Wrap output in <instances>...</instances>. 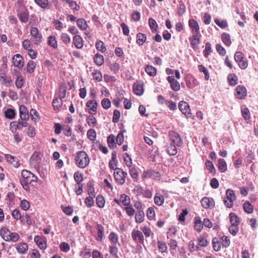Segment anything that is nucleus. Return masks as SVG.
Returning <instances> with one entry per match:
<instances>
[{
  "instance_id": "obj_1",
  "label": "nucleus",
  "mask_w": 258,
  "mask_h": 258,
  "mask_svg": "<svg viewBox=\"0 0 258 258\" xmlns=\"http://www.w3.org/2000/svg\"><path fill=\"white\" fill-rule=\"evenodd\" d=\"M90 163V159L87 154L84 151H79L76 157V164L81 168L86 167Z\"/></svg>"
},
{
  "instance_id": "obj_2",
  "label": "nucleus",
  "mask_w": 258,
  "mask_h": 258,
  "mask_svg": "<svg viewBox=\"0 0 258 258\" xmlns=\"http://www.w3.org/2000/svg\"><path fill=\"white\" fill-rule=\"evenodd\" d=\"M0 235L2 238L6 241L16 242L19 239L20 236L17 233L12 232L6 228H2L0 231Z\"/></svg>"
},
{
  "instance_id": "obj_3",
  "label": "nucleus",
  "mask_w": 258,
  "mask_h": 258,
  "mask_svg": "<svg viewBox=\"0 0 258 258\" xmlns=\"http://www.w3.org/2000/svg\"><path fill=\"white\" fill-rule=\"evenodd\" d=\"M21 175L22 178L21 179V181L22 182L33 183L36 182L37 180V177L27 170L23 169L22 171Z\"/></svg>"
},
{
  "instance_id": "obj_4",
  "label": "nucleus",
  "mask_w": 258,
  "mask_h": 258,
  "mask_svg": "<svg viewBox=\"0 0 258 258\" xmlns=\"http://www.w3.org/2000/svg\"><path fill=\"white\" fill-rule=\"evenodd\" d=\"M234 60L241 69L244 70L248 66V62L244 58V55L241 52L237 51L235 53Z\"/></svg>"
},
{
  "instance_id": "obj_5",
  "label": "nucleus",
  "mask_w": 258,
  "mask_h": 258,
  "mask_svg": "<svg viewBox=\"0 0 258 258\" xmlns=\"http://www.w3.org/2000/svg\"><path fill=\"white\" fill-rule=\"evenodd\" d=\"M226 197L224 200V205L227 208H231L233 205V202L236 200V197L234 191L228 189L226 191Z\"/></svg>"
},
{
  "instance_id": "obj_6",
  "label": "nucleus",
  "mask_w": 258,
  "mask_h": 258,
  "mask_svg": "<svg viewBox=\"0 0 258 258\" xmlns=\"http://www.w3.org/2000/svg\"><path fill=\"white\" fill-rule=\"evenodd\" d=\"M127 175V173L124 172L120 168H116L115 169L114 176L116 181L120 184H123L125 182V178Z\"/></svg>"
},
{
  "instance_id": "obj_7",
  "label": "nucleus",
  "mask_w": 258,
  "mask_h": 258,
  "mask_svg": "<svg viewBox=\"0 0 258 258\" xmlns=\"http://www.w3.org/2000/svg\"><path fill=\"white\" fill-rule=\"evenodd\" d=\"M170 140L171 142L176 145L177 146H181L182 144V142L179 135L174 132L170 131L169 133Z\"/></svg>"
},
{
  "instance_id": "obj_8",
  "label": "nucleus",
  "mask_w": 258,
  "mask_h": 258,
  "mask_svg": "<svg viewBox=\"0 0 258 258\" xmlns=\"http://www.w3.org/2000/svg\"><path fill=\"white\" fill-rule=\"evenodd\" d=\"M40 161V155L38 152H34L30 159V165L35 169L39 167Z\"/></svg>"
},
{
  "instance_id": "obj_9",
  "label": "nucleus",
  "mask_w": 258,
  "mask_h": 258,
  "mask_svg": "<svg viewBox=\"0 0 258 258\" xmlns=\"http://www.w3.org/2000/svg\"><path fill=\"white\" fill-rule=\"evenodd\" d=\"M34 240L40 249L44 250L47 248L45 237L43 236L36 235L34 237Z\"/></svg>"
},
{
  "instance_id": "obj_10",
  "label": "nucleus",
  "mask_w": 258,
  "mask_h": 258,
  "mask_svg": "<svg viewBox=\"0 0 258 258\" xmlns=\"http://www.w3.org/2000/svg\"><path fill=\"white\" fill-rule=\"evenodd\" d=\"M202 206L206 209H212L215 206V202L213 198L210 197H204L201 201Z\"/></svg>"
},
{
  "instance_id": "obj_11",
  "label": "nucleus",
  "mask_w": 258,
  "mask_h": 258,
  "mask_svg": "<svg viewBox=\"0 0 258 258\" xmlns=\"http://www.w3.org/2000/svg\"><path fill=\"white\" fill-rule=\"evenodd\" d=\"M32 37L34 39V43L35 44H39L42 39L41 34H39L38 29L36 27H33L30 32Z\"/></svg>"
},
{
  "instance_id": "obj_12",
  "label": "nucleus",
  "mask_w": 258,
  "mask_h": 258,
  "mask_svg": "<svg viewBox=\"0 0 258 258\" xmlns=\"http://www.w3.org/2000/svg\"><path fill=\"white\" fill-rule=\"evenodd\" d=\"M167 80L170 84V87L173 90L178 91L180 90V86L179 83L175 80L173 76H168Z\"/></svg>"
},
{
  "instance_id": "obj_13",
  "label": "nucleus",
  "mask_w": 258,
  "mask_h": 258,
  "mask_svg": "<svg viewBox=\"0 0 258 258\" xmlns=\"http://www.w3.org/2000/svg\"><path fill=\"white\" fill-rule=\"evenodd\" d=\"M13 64L19 69H22L24 66L23 57L19 54H17L13 57Z\"/></svg>"
},
{
  "instance_id": "obj_14",
  "label": "nucleus",
  "mask_w": 258,
  "mask_h": 258,
  "mask_svg": "<svg viewBox=\"0 0 258 258\" xmlns=\"http://www.w3.org/2000/svg\"><path fill=\"white\" fill-rule=\"evenodd\" d=\"M97 102L96 100H89L86 106L89 109V113L91 114H95L97 113Z\"/></svg>"
},
{
  "instance_id": "obj_15",
  "label": "nucleus",
  "mask_w": 258,
  "mask_h": 258,
  "mask_svg": "<svg viewBox=\"0 0 258 258\" xmlns=\"http://www.w3.org/2000/svg\"><path fill=\"white\" fill-rule=\"evenodd\" d=\"M178 107L180 110L185 115H190V110L188 103L182 101L179 103Z\"/></svg>"
},
{
  "instance_id": "obj_16",
  "label": "nucleus",
  "mask_w": 258,
  "mask_h": 258,
  "mask_svg": "<svg viewBox=\"0 0 258 258\" xmlns=\"http://www.w3.org/2000/svg\"><path fill=\"white\" fill-rule=\"evenodd\" d=\"M236 93L235 95L237 98L241 99L244 98L247 93L246 88L243 86H238L236 87L235 89Z\"/></svg>"
},
{
  "instance_id": "obj_17",
  "label": "nucleus",
  "mask_w": 258,
  "mask_h": 258,
  "mask_svg": "<svg viewBox=\"0 0 258 258\" xmlns=\"http://www.w3.org/2000/svg\"><path fill=\"white\" fill-rule=\"evenodd\" d=\"M133 89L136 95H142L144 93L143 83L141 82H136L133 85Z\"/></svg>"
},
{
  "instance_id": "obj_18",
  "label": "nucleus",
  "mask_w": 258,
  "mask_h": 258,
  "mask_svg": "<svg viewBox=\"0 0 258 258\" xmlns=\"http://www.w3.org/2000/svg\"><path fill=\"white\" fill-rule=\"evenodd\" d=\"M16 249L19 254H25L28 251V245L27 243L22 242L16 245Z\"/></svg>"
},
{
  "instance_id": "obj_19",
  "label": "nucleus",
  "mask_w": 258,
  "mask_h": 258,
  "mask_svg": "<svg viewBox=\"0 0 258 258\" xmlns=\"http://www.w3.org/2000/svg\"><path fill=\"white\" fill-rule=\"evenodd\" d=\"M5 157L7 161L14 167L18 168L19 166V160L16 157L9 154H6Z\"/></svg>"
},
{
  "instance_id": "obj_20",
  "label": "nucleus",
  "mask_w": 258,
  "mask_h": 258,
  "mask_svg": "<svg viewBox=\"0 0 258 258\" xmlns=\"http://www.w3.org/2000/svg\"><path fill=\"white\" fill-rule=\"evenodd\" d=\"M200 34H192V36L189 38V39L192 48H195V47L200 43Z\"/></svg>"
},
{
  "instance_id": "obj_21",
  "label": "nucleus",
  "mask_w": 258,
  "mask_h": 258,
  "mask_svg": "<svg viewBox=\"0 0 258 258\" xmlns=\"http://www.w3.org/2000/svg\"><path fill=\"white\" fill-rule=\"evenodd\" d=\"M188 24L193 34H200L199 26L197 21L194 19H191L189 20Z\"/></svg>"
},
{
  "instance_id": "obj_22",
  "label": "nucleus",
  "mask_w": 258,
  "mask_h": 258,
  "mask_svg": "<svg viewBox=\"0 0 258 258\" xmlns=\"http://www.w3.org/2000/svg\"><path fill=\"white\" fill-rule=\"evenodd\" d=\"M20 116L23 120H26L29 118V114L26 107L24 105H21L19 107Z\"/></svg>"
},
{
  "instance_id": "obj_23",
  "label": "nucleus",
  "mask_w": 258,
  "mask_h": 258,
  "mask_svg": "<svg viewBox=\"0 0 258 258\" xmlns=\"http://www.w3.org/2000/svg\"><path fill=\"white\" fill-rule=\"evenodd\" d=\"M132 236L134 240H138L140 242H144V236L142 232L139 230H134L132 233Z\"/></svg>"
},
{
  "instance_id": "obj_24",
  "label": "nucleus",
  "mask_w": 258,
  "mask_h": 258,
  "mask_svg": "<svg viewBox=\"0 0 258 258\" xmlns=\"http://www.w3.org/2000/svg\"><path fill=\"white\" fill-rule=\"evenodd\" d=\"M96 229L97 230V236L96 239L98 241H101L104 236V228L100 224H97Z\"/></svg>"
},
{
  "instance_id": "obj_25",
  "label": "nucleus",
  "mask_w": 258,
  "mask_h": 258,
  "mask_svg": "<svg viewBox=\"0 0 258 258\" xmlns=\"http://www.w3.org/2000/svg\"><path fill=\"white\" fill-rule=\"evenodd\" d=\"M73 43L77 48L80 49L83 46V40L80 35H76L74 37Z\"/></svg>"
},
{
  "instance_id": "obj_26",
  "label": "nucleus",
  "mask_w": 258,
  "mask_h": 258,
  "mask_svg": "<svg viewBox=\"0 0 258 258\" xmlns=\"http://www.w3.org/2000/svg\"><path fill=\"white\" fill-rule=\"evenodd\" d=\"M146 39L147 37L145 34L142 33H139L137 35L136 42L139 46H142L146 42Z\"/></svg>"
},
{
  "instance_id": "obj_27",
  "label": "nucleus",
  "mask_w": 258,
  "mask_h": 258,
  "mask_svg": "<svg viewBox=\"0 0 258 258\" xmlns=\"http://www.w3.org/2000/svg\"><path fill=\"white\" fill-rule=\"evenodd\" d=\"M92 76L93 79L96 82H100L102 80V75L100 71L93 69L92 72Z\"/></svg>"
},
{
  "instance_id": "obj_28",
  "label": "nucleus",
  "mask_w": 258,
  "mask_h": 258,
  "mask_svg": "<svg viewBox=\"0 0 258 258\" xmlns=\"http://www.w3.org/2000/svg\"><path fill=\"white\" fill-rule=\"evenodd\" d=\"M145 70L147 74L150 76H155L157 74L156 69L152 66H147Z\"/></svg>"
},
{
  "instance_id": "obj_29",
  "label": "nucleus",
  "mask_w": 258,
  "mask_h": 258,
  "mask_svg": "<svg viewBox=\"0 0 258 258\" xmlns=\"http://www.w3.org/2000/svg\"><path fill=\"white\" fill-rule=\"evenodd\" d=\"M221 39L225 45L229 46L231 45V41L229 34L223 33L221 35Z\"/></svg>"
},
{
  "instance_id": "obj_30",
  "label": "nucleus",
  "mask_w": 258,
  "mask_h": 258,
  "mask_svg": "<svg viewBox=\"0 0 258 258\" xmlns=\"http://www.w3.org/2000/svg\"><path fill=\"white\" fill-rule=\"evenodd\" d=\"M175 145H172L170 144L169 145L167 146V152L170 156L175 155L177 152V149L175 147Z\"/></svg>"
},
{
  "instance_id": "obj_31",
  "label": "nucleus",
  "mask_w": 258,
  "mask_h": 258,
  "mask_svg": "<svg viewBox=\"0 0 258 258\" xmlns=\"http://www.w3.org/2000/svg\"><path fill=\"white\" fill-rule=\"evenodd\" d=\"M185 82L187 87L189 89L192 88L199 84L198 80L196 78H193L191 82L187 78L185 80Z\"/></svg>"
},
{
  "instance_id": "obj_32",
  "label": "nucleus",
  "mask_w": 258,
  "mask_h": 258,
  "mask_svg": "<svg viewBox=\"0 0 258 258\" xmlns=\"http://www.w3.org/2000/svg\"><path fill=\"white\" fill-rule=\"evenodd\" d=\"M243 207L244 211L246 213L250 214V213H251L253 212V206L251 204V203L247 201V202L244 203V204L243 205Z\"/></svg>"
},
{
  "instance_id": "obj_33",
  "label": "nucleus",
  "mask_w": 258,
  "mask_h": 258,
  "mask_svg": "<svg viewBox=\"0 0 258 258\" xmlns=\"http://www.w3.org/2000/svg\"><path fill=\"white\" fill-rule=\"evenodd\" d=\"M218 169L221 172H224L227 170V164L224 159H219Z\"/></svg>"
},
{
  "instance_id": "obj_34",
  "label": "nucleus",
  "mask_w": 258,
  "mask_h": 258,
  "mask_svg": "<svg viewBox=\"0 0 258 258\" xmlns=\"http://www.w3.org/2000/svg\"><path fill=\"white\" fill-rule=\"evenodd\" d=\"M231 225H239L240 221L239 218L234 213H231L229 214Z\"/></svg>"
},
{
  "instance_id": "obj_35",
  "label": "nucleus",
  "mask_w": 258,
  "mask_h": 258,
  "mask_svg": "<svg viewBox=\"0 0 258 258\" xmlns=\"http://www.w3.org/2000/svg\"><path fill=\"white\" fill-rule=\"evenodd\" d=\"M94 61L98 66H101L104 62L103 56L100 54H96L94 57Z\"/></svg>"
},
{
  "instance_id": "obj_36",
  "label": "nucleus",
  "mask_w": 258,
  "mask_h": 258,
  "mask_svg": "<svg viewBox=\"0 0 258 258\" xmlns=\"http://www.w3.org/2000/svg\"><path fill=\"white\" fill-rule=\"evenodd\" d=\"M48 44L49 46L53 47V48H56L57 47V41L56 40V38L54 36H49L48 38Z\"/></svg>"
},
{
  "instance_id": "obj_37",
  "label": "nucleus",
  "mask_w": 258,
  "mask_h": 258,
  "mask_svg": "<svg viewBox=\"0 0 258 258\" xmlns=\"http://www.w3.org/2000/svg\"><path fill=\"white\" fill-rule=\"evenodd\" d=\"M198 69L200 72H203L204 74V78L206 80H208L210 78V75L208 70L203 65H200L198 66Z\"/></svg>"
},
{
  "instance_id": "obj_38",
  "label": "nucleus",
  "mask_w": 258,
  "mask_h": 258,
  "mask_svg": "<svg viewBox=\"0 0 258 258\" xmlns=\"http://www.w3.org/2000/svg\"><path fill=\"white\" fill-rule=\"evenodd\" d=\"M52 104L55 110H58L62 105V101L59 98H56L53 100Z\"/></svg>"
},
{
  "instance_id": "obj_39",
  "label": "nucleus",
  "mask_w": 258,
  "mask_h": 258,
  "mask_svg": "<svg viewBox=\"0 0 258 258\" xmlns=\"http://www.w3.org/2000/svg\"><path fill=\"white\" fill-rule=\"evenodd\" d=\"M228 80H229L230 85L234 86L237 84L238 78L234 74H229L228 76Z\"/></svg>"
},
{
  "instance_id": "obj_40",
  "label": "nucleus",
  "mask_w": 258,
  "mask_h": 258,
  "mask_svg": "<svg viewBox=\"0 0 258 258\" xmlns=\"http://www.w3.org/2000/svg\"><path fill=\"white\" fill-rule=\"evenodd\" d=\"M105 199L102 195H98L96 198V204L97 206L100 208L104 207Z\"/></svg>"
},
{
  "instance_id": "obj_41",
  "label": "nucleus",
  "mask_w": 258,
  "mask_h": 258,
  "mask_svg": "<svg viewBox=\"0 0 258 258\" xmlns=\"http://www.w3.org/2000/svg\"><path fill=\"white\" fill-rule=\"evenodd\" d=\"M114 138H115L114 136L112 134L110 135L107 137V143H108V146L111 148H114L116 146Z\"/></svg>"
},
{
  "instance_id": "obj_42",
  "label": "nucleus",
  "mask_w": 258,
  "mask_h": 258,
  "mask_svg": "<svg viewBox=\"0 0 258 258\" xmlns=\"http://www.w3.org/2000/svg\"><path fill=\"white\" fill-rule=\"evenodd\" d=\"M87 122L90 126L94 127L97 124V120L93 115H89L87 118Z\"/></svg>"
},
{
  "instance_id": "obj_43",
  "label": "nucleus",
  "mask_w": 258,
  "mask_h": 258,
  "mask_svg": "<svg viewBox=\"0 0 258 258\" xmlns=\"http://www.w3.org/2000/svg\"><path fill=\"white\" fill-rule=\"evenodd\" d=\"M136 221L137 223H142L144 219V213L142 210H139L138 212L136 214Z\"/></svg>"
},
{
  "instance_id": "obj_44",
  "label": "nucleus",
  "mask_w": 258,
  "mask_h": 258,
  "mask_svg": "<svg viewBox=\"0 0 258 258\" xmlns=\"http://www.w3.org/2000/svg\"><path fill=\"white\" fill-rule=\"evenodd\" d=\"M17 78L15 82V84L18 88H21L24 84V79L23 77L18 73L17 75Z\"/></svg>"
},
{
  "instance_id": "obj_45",
  "label": "nucleus",
  "mask_w": 258,
  "mask_h": 258,
  "mask_svg": "<svg viewBox=\"0 0 258 258\" xmlns=\"http://www.w3.org/2000/svg\"><path fill=\"white\" fill-rule=\"evenodd\" d=\"M164 202V197L162 195L155 196L154 197V202L158 206H161Z\"/></svg>"
},
{
  "instance_id": "obj_46",
  "label": "nucleus",
  "mask_w": 258,
  "mask_h": 258,
  "mask_svg": "<svg viewBox=\"0 0 258 258\" xmlns=\"http://www.w3.org/2000/svg\"><path fill=\"white\" fill-rule=\"evenodd\" d=\"M78 27L82 30H85L87 28V24L86 21L83 19H79L77 20Z\"/></svg>"
},
{
  "instance_id": "obj_47",
  "label": "nucleus",
  "mask_w": 258,
  "mask_h": 258,
  "mask_svg": "<svg viewBox=\"0 0 258 258\" xmlns=\"http://www.w3.org/2000/svg\"><path fill=\"white\" fill-rule=\"evenodd\" d=\"M20 221L22 223L26 222L28 225H30L32 224V221L30 220V216L27 214L22 215Z\"/></svg>"
},
{
  "instance_id": "obj_48",
  "label": "nucleus",
  "mask_w": 258,
  "mask_h": 258,
  "mask_svg": "<svg viewBox=\"0 0 258 258\" xmlns=\"http://www.w3.org/2000/svg\"><path fill=\"white\" fill-rule=\"evenodd\" d=\"M96 47L98 50L102 52H104L106 50V48L105 46L104 43L100 40L96 42Z\"/></svg>"
},
{
  "instance_id": "obj_49",
  "label": "nucleus",
  "mask_w": 258,
  "mask_h": 258,
  "mask_svg": "<svg viewBox=\"0 0 258 258\" xmlns=\"http://www.w3.org/2000/svg\"><path fill=\"white\" fill-rule=\"evenodd\" d=\"M69 6V7L72 8L73 9L76 10H79L80 6L77 3L73 0H64Z\"/></svg>"
},
{
  "instance_id": "obj_50",
  "label": "nucleus",
  "mask_w": 258,
  "mask_h": 258,
  "mask_svg": "<svg viewBox=\"0 0 258 258\" xmlns=\"http://www.w3.org/2000/svg\"><path fill=\"white\" fill-rule=\"evenodd\" d=\"M108 238L109 240L114 244H116L118 241V236L114 232H111Z\"/></svg>"
},
{
  "instance_id": "obj_51",
  "label": "nucleus",
  "mask_w": 258,
  "mask_h": 258,
  "mask_svg": "<svg viewBox=\"0 0 258 258\" xmlns=\"http://www.w3.org/2000/svg\"><path fill=\"white\" fill-rule=\"evenodd\" d=\"M60 39L62 41L66 44H68L71 42V38L66 33H62L60 35Z\"/></svg>"
},
{
  "instance_id": "obj_52",
  "label": "nucleus",
  "mask_w": 258,
  "mask_h": 258,
  "mask_svg": "<svg viewBox=\"0 0 258 258\" xmlns=\"http://www.w3.org/2000/svg\"><path fill=\"white\" fill-rule=\"evenodd\" d=\"M149 24L150 28H151L153 32H155V31H157V28L158 25L155 20H154L153 18H149Z\"/></svg>"
},
{
  "instance_id": "obj_53",
  "label": "nucleus",
  "mask_w": 258,
  "mask_h": 258,
  "mask_svg": "<svg viewBox=\"0 0 258 258\" xmlns=\"http://www.w3.org/2000/svg\"><path fill=\"white\" fill-rule=\"evenodd\" d=\"M123 159H124V161L126 165L128 167H131L132 165V159L130 157L128 154H127L126 153H124L123 154Z\"/></svg>"
},
{
  "instance_id": "obj_54",
  "label": "nucleus",
  "mask_w": 258,
  "mask_h": 258,
  "mask_svg": "<svg viewBox=\"0 0 258 258\" xmlns=\"http://www.w3.org/2000/svg\"><path fill=\"white\" fill-rule=\"evenodd\" d=\"M238 230V225H231L229 228V232L233 236L237 234Z\"/></svg>"
},
{
  "instance_id": "obj_55",
  "label": "nucleus",
  "mask_w": 258,
  "mask_h": 258,
  "mask_svg": "<svg viewBox=\"0 0 258 258\" xmlns=\"http://www.w3.org/2000/svg\"><path fill=\"white\" fill-rule=\"evenodd\" d=\"M36 64L32 60L29 61L27 64V71L28 73H31L35 68Z\"/></svg>"
},
{
  "instance_id": "obj_56",
  "label": "nucleus",
  "mask_w": 258,
  "mask_h": 258,
  "mask_svg": "<svg viewBox=\"0 0 258 258\" xmlns=\"http://www.w3.org/2000/svg\"><path fill=\"white\" fill-rule=\"evenodd\" d=\"M211 45L209 42L206 44L205 49L204 51V56L207 58L211 52Z\"/></svg>"
},
{
  "instance_id": "obj_57",
  "label": "nucleus",
  "mask_w": 258,
  "mask_h": 258,
  "mask_svg": "<svg viewBox=\"0 0 258 258\" xmlns=\"http://www.w3.org/2000/svg\"><path fill=\"white\" fill-rule=\"evenodd\" d=\"M120 201L123 205L127 206L130 204V199L128 196L123 194L120 196Z\"/></svg>"
},
{
  "instance_id": "obj_58",
  "label": "nucleus",
  "mask_w": 258,
  "mask_h": 258,
  "mask_svg": "<svg viewBox=\"0 0 258 258\" xmlns=\"http://www.w3.org/2000/svg\"><path fill=\"white\" fill-rule=\"evenodd\" d=\"M214 21L215 23L221 28H225L228 26L227 22L225 20L220 21L218 19H216Z\"/></svg>"
},
{
  "instance_id": "obj_59",
  "label": "nucleus",
  "mask_w": 258,
  "mask_h": 258,
  "mask_svg": "<svg viewBox=\"0 0 258 258\" xmlns=\"http://www.w3.org/2000/svg\"><path fill=\"white\" fill-rule=\"evenodd\" d=\"M15 115V112L14 110L13 109H8L5 111V116L7 118L10 119H13L14 118Z\"/></svg>"
},
{
  "instance_id": "obj_60",
  "label": "nucleus",
  "mask_w": 258,
  "mask_h": 258,
  "mask_svg": "<svg viewBox=\"0 0 258 258\" xmlns=\"http://www.w3.org/2000/svg\"><path fill=\"white\" fill-rule=\"evenodd\" d=\"M88 138L94 141L96 138V134L95 131L93 129H90L87 132Z\"/></svg>"
},
{
  "instance_id": "obj_61",
  "label": "nucleus",
  "mask_w": 258,
  "mask_h": 258,
  "mask_svg": "<svg viewBox=\"0 0 258 258\" xmlns=\"http://www.w3.org/2000/svg\"><path fill=\"white\" fill-rule=\"evenodd\" d=\"M94 200L92 196H89L86 198L85 203L87 207H91L94 205Z\"/></svg>"
},
{
  "instance_id": "obj_62",
  "label": "nucleus",
  "mask_w": 258,
  "mask_h": 258,
  "mask_svg": "<svg viewBox=\"0 0 258 258\" xmlns=\"http://www.w3.org/2000/svg\"><path fill=\"white\" fill-rule=\"evenodd\" d=\"M74 179L78 184H81L83 180V175L79 172H75L74 174Z\"/></svg>"
},
{
  "instance_id": "obj_63",
  "label": "nucleus",
  "mask_w": 258,
  "mask_h": 258,
  "mask_svg": "<svg viewBox=\"0 0 258 258\" xmlns=\"http://www.w3.org/2000/svg\"><path fill=\"white\" fill-rule=\"evenodd\" d=\"M35 3L42 8H46L48 4V0H34Z\"/></svg>"
},
{
  "instance_id": "obj_64",
  "label": "nucleus",
  "mask_w": 258,
  "mask_h": 258,
  "mask_svg": "<svg viewBox=\"0 0 258 258\" xmlns=\"http://www.w3.org/2000/svg\"><path fill=\"white\" fill-rule=\"evenodd\" d=\"M101 105L103 108L107 109L110 107V101L107 98H104L101 101Z\"/></svg>"
}]
</instances>
